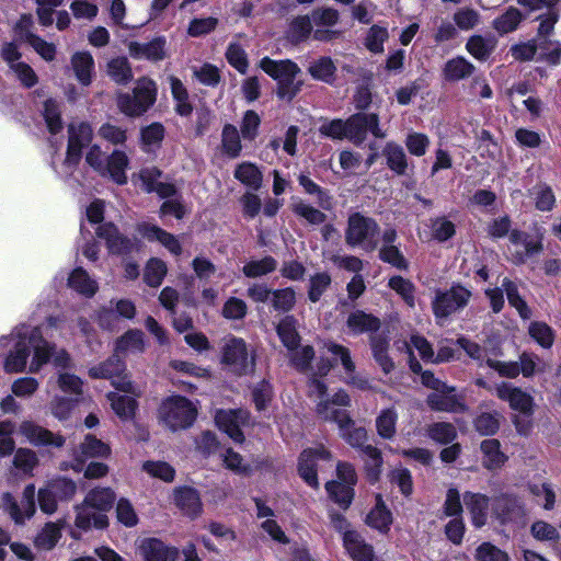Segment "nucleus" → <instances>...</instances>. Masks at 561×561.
I'll use <instances>...</instances> for the list:
<instances>
[{"label":"nucleus","instance_id":"obj_64","mask_svg":"<svg viewBox=\"0 0 561 561\" xmlns=\"http://www.w3.org/2000/svg\"><path fill=\"white\" fill-rule=\"evenodd\" d=\"M388 285L404 300V302L410 308L415 306V287L409 279H405L401 276H393L389 279Z\"/></svg>","mask_w":561,"mask_h":561},{"label":"nucleus","instance_id":"obj_35","mask_svg":"<svg viewBox=\"0 0 561 561\" xmlns=\"http://www.w3.org/2000/svg\"><path fill=\"white\" fill-rule=\"evenodd\" d=\"M510 241L516 248L522 247L523 250L516 249L512 252L516 263L524 262L528 256L538 253L541 250V243L535 240H529L528 237L520 231L513 230L510 233Z\"/></svg>","mask_w":561,"mask_h":561},{"label":"nucleus","instance_id":"obj_1","mask_svg":"<svg viewBox=\"0 0 561 561\" xmlns=\"http://www.w3.org/2000/svg\"><path fill=\"white\" fill-rule=\"evenodd\" d=\"M51 348L38 327L22 324L10 335L0 337V356H4L3 369L9 374L24 371L31 353L28 371L38 373L50 359Z\"/></svg>","mask_w":561,"mask_h":561},{"label":"nucleus","instance_id":"obj_20","mask_svg":"<svg viewBox=\"0 0 561 561\" xmlns=\"http://www.w3.org/2000/svg\"><path fill=\"white\" fill-rule=\"evenodd\" d=\"M322 348L331 354L336 362H341L345 373L351 375L347 379L348 383L359 389H366L368 387V381L366 379L354 375L355 364L352 360L348 348L333 341H323Z\"/></svg>","mask_w":561,"mask_h":561},{"label":"nucleus","instance_id":"obj_33","mask_svg":"<svg viewBox=\"0 0 561 561\" xmlns=\"http://www.w3.org/2000/svg\"><path fill=\"white\" fill-rule=\"evenodd\" d=\"M71 68L77 80L84 87L92 82L94 73V59L88 51H78L71 57Z\"/></svg>","mask_w":561,"mask_h":561},{"label":"nucleus","instance_id":"obj_51","mask_svg":"<svg viewBox=\"0 0 561 561\" xmlns=\"http://www.w3.org/2000/svg\"><path fill=\"white\" fill-rule=\"evenodd\" d=\"M221 146L222 151L230 158H237L242 149L240 135L231 124H227L222 128L221 133Z\"/></svg>","mask_w":561,"mask_h":561},{"label":"nucleus","instance_id":"obj_17","mask_svg":"<svg viewBox=\"0 0 561 561\" xmlns=\"http://www.w3.org/2000/svg\"><path fill=\"white\" fill-rule=\"evenodd\" d=\"M495 394L503 401L508 402L510 407L530 416L534 411V398L523 389L508 382H501L495 387Z\"/></svg>","mask_w":561,"mask_h":561},{"label":"nucleus","instance_id":"obj_53","mask_svg":"<svg viewBox=\"0 0 561 561\" xmlns=\"http://www.w3.org/2000/svg\"><path fill=\"white\" fill-rule=\"evenodd\" d=\"M277 262L272 256H265L261 260H251L244 264L242 272L247 277L256 278L274 272Z\"/></svg>","mask_w":561,"mask_h":561},{"label":"nucleus","instance_id":"obj_16","mask_svg":"<svg viewBox=\"0 0 561 561\" xmlns=\"http://www.w3.org/2000/svg\"><path fill=\"white\" fill-rule=\"evenodd\" d=\"M19 433L24 436L30 444L37 447L59 448L65 444V438L61 435L53 433L33 421L21 422Z\"/></svg>","mask_w":561,"mask_h":561},{"label":"nucleus","instance_id":"obj_63","mask_svg":"<svg viewBox=\"0 0 561 561\" xmlns=\"http://www.w3.org/2000/svg\"><path fill=\"white\" fill-rule=\"evenodd\" d=\"M466 48L476 59L485 60L493 51L494 44L490 39H485L480 35H474L468 39Z\"/></svg>","mask_w":561,"mask_h":561},{"label":"nucleus","instance_id":"obj_32","mask_svg":"<svg viewBox=\"0 0 561 561\" xmlns=\"http://www.w3.org/2000/svg\"><path fill=\"white\" fill-rule=\"evenodd\" d=\"M176 506L187 516L196 517L202 512V502L196 490L192 488H179L174 491Z\"/></svg>","mask_w":561,"mask_h":561},{"label":"nucleus","instance_id":"obj_31","mask_svg":"<svg viewBox=\"0 0 561 561\" xmlns=\"http://www.w3.org/2000/svg\"><path fill=\"white\" fill-rule=\"evenodd\" d=\"M412 348H415L424 360H433L434 351L431 344L420 335H412L410 343L405 341H403L401 345L398 343V350H404L410 355L411 370L413 373H420L421 365L417 360H415V358L412 357Z\"/></svg>","mask_w":561,"mask_h":561},{"label":"nucleus","instance_id":"obj_10","mask_svg":"<svg viewBox=\"0 0 561 561\" xmlns=\"http://www.w3.org/2000/svg\"><path fill=\"white\" fill-rule=\"evenodd\" d=\"M125 364L119 354L115 352L107 360L93 366L89 370L92 378L112 379V385L121 392L137 393L136 387L131 383L125 373Z\"/></svg>","mask_w":561,"mask_h":561},{"label":"nucleus","instance_id":"obj_39","mask_svg":"<svg viewBox=\"0 0 561 561\" xmlns=\"http://www.w3.org/2000/svg\"><path fill=\"white\" fill-rule=\"evenodd\" d=\"M474 71V66L465 57H455L445 64L443 73L448 81H459L468 78Z\"/></svg>","mask_w":561,"mask_h":561},{"label":"nucleus","instance_id":"obj_26","mask_svg":"<svg viewBox=\"0 0 561 561\" xmlns=\"http://www.w3.org/2000/svg\"><path fill=\"white\" fill-rule=\"evenodd\" d=\"M165 38L157 37L148 43L130 42L129 54L138 59L161 60L165 56Z\"/></svg>","mask_w":561,"mask_h":561},{"label":"nucleus","instance_id":"obj_2","mask_svg":"<svg viewBox=\"0 0 561 561\" xmlns=\"http://www.w3.org/2000/svg\"><path fill=\"white\" fill-rule=\"evenodd\" d=\"M351 399L344 390H339L332 399H324L317 403V413L325 421L337 424L341 437L352 447L362 448L366 446L367 432L364 427H356L342 407H348Z\"/></svg>","mask_w":561,"mask_h":561},{"label":"nucleus","instance_id":"obj_30","mask_svg":"<svg viewBox=\"0 0 561 561\" xmlns=\"http://www.w3.org/2000/svg\"><path fill=\"white\" fill-rule=\"evenodd\" d=\"M68 287L87 298L93 297L99 290L98 282L82 268H75L68 276Z\"/></svg>","mask_w":561,"mask_h":561},{"label":"nucleus","instance_id":"obj_62","mask_svg":"<svg viewBox=\"0 0 561 561\" xmlns=\"http://www.w3.org/2000/svg\"><path fill=\"white\" fill-rule=\"evenodd\" d=\"M528 333L543 348H550L553 345V330L545 322H531L528 328Z\"/></svg>","mask_w":561,"mask_h":561},{"label":"nucleus","instance_id":"obj_41","mask_svg":"<svg viewBox=\"0 0 561 561\" xmlns=\"http://www.w3.org/2000/svg\"><path fill=\"white\" fill-rule=\"evenodd\" d=\"M145 350L144 333L129 330L116 342L115 352L118 354H138Z\"/></svg>","mask_w":561,"mask_h":561},{"label":"nucleus","instance_id":"obj_57","mask_svg":"<svg viewBox=\"0 0 561 561\" xmlns=\"http://www.w3.org/2000/svg\"><path fill=\"white\" fill-rule=\"evenodd\" d=\"M363 454L365 455V467L367 471V477L370 481L375 482L378 480L381 468H382V457L380 450L371 445H367L363 449Z\"/></svg>","mask_w":561,"mask_h":561},{"label":"nucleus","instance_id":"obj_36","mask_svg":"<svg viewBox=\"0 0 561 561\" xmlns=\"http://www.w3.org/2000/svg\"><path fill=\"white\" fill-rule=\"evenodd\" d=\"M346 324L354 334H362L376 332L380 328V320L370 313L356 310L350 313Z\"/></svg>","mask_w":561,"mask_h":561},{"label":"nucleus","instance_id":"obj_27","mask_svg":"<svg viewBox=\"0 0 561 561\" xmlns=\"http://www.w3.org/2000/svg\"><path fill=\"white\" fill-rule=\"evenodd\" d=\"M138 230L149 241H159L172 254L179 255L181 253L182 247L179 239L165 230L148 224L140 225Z\"/></svg>","mask_w":561,"mask_h":561},{"label":"nucleus","instance_id":"obj_37","mask_svg":"<svg viewBox=\"0 0 561 561\" xmlns=\"http://www.w3.org/2000/svg\"><path fill=\"white\" fill-rule=\"evenodd\" d=\"M483 454L482 463L489 470L501 468L507 460L504 453L501 451V445L497 439H484L481 443Z\"/></svg>","mask_w":561,"mask_h":561},{"label":"nucleus","instance_id":"obj_6","mask_svg":"<svg viewBox=\"0 0 561 561\" xmlns=\"http://www.w3.org/2000/svg\"><path fill=\"white\" fill-rule=\"evenodd\" d=\"M197 410L184 397L173 396L165 399L159 409L160 421L171 431L190 427L196 419Z\"/></svg>","mask_w":561,"mask_h":561},{"label":"nucleus","instance_id":"obj_9","mask_svg":"<svg viewBox=\"0 0 561 561\" xmlns=\"http://www.w3.org/2000/svg\"><path fill=\"white\" fill-rule=\"evenodd\" d=\"M68 149L64 162V170L60 174L65 178L71 176V169L77 165L81 159V150L88 146L93 137V130L87 123L71 124L68 129Z\"/></svg>","mask_w":561,"mask_h":561},{"label":"nucleus","instance_id":"obj_18","mask_svg":"<svg viewBox=\"0 0 561 561\" xmlns=\"http://www.w3.org/2000/svg\"><path fill=\"white\" fill-rule=\"evenodd\" d=\"M248 420L249 413L244 410H219L215 415L217 426L237 443L244 439L240 427Z\"/></svg>","mask_w":561,"mask_h":561},{"label":"nucleus","instance_id":"obj_61","mask_svg":"<svg viewBox=\"0 0 561 561\" xmlns=\"http://www.w3.org/2000/svg\"><path fill=\"white\" fill-rule=\"evenodd\" d=\"M308 70L314 79L329 83L334 79L336 67L331 58L321 57L311 62Z\"/></svg>","mask_w":561,"mask_h":561},{"label":"nucleus","instance_id":"obj_58","mask_svg":"<svg viewBox=\"0 0 561 561\" xmlns=\"http://www.w3.org/2000/svg\"><path fill=\"white\" fill-rule=\"evenodd\" d=\"M43 115L47 128L51 135H56L62 130V121L60 117V106L56 100L48 99L44 103Z\"/></svg>","mask_w":561,"mask_h":561},{"label":"nucleus","instance_id":"obj_28","mask_svg":"<svg viewBox=\"0 0 561 561\" xmlns=\"http://www.w3.org/2000/svg\"><path fill=\"white\" fill-rule=\"evenodd\" d=\"M129 164L127 154L122 150H114L107 158L102 175H108L115 183L123 185L127 182L126 170Z\"/></svg>","mask_w":561,"mask_h":561},{"label":"nucleus","instance_id":"obj_3","mask_svg":"<svg viewBox=\"0 0 561 561\" xmlns=\"http://www.w3.org/2000/svg\"><path fill=\"white\" fill-rule=\"evenodd\" d=\"M288 351V357L291 365L299 371L311 376L309 383V393L312 398L321 401L327 399V386L320 381L317 377L325 376L332 368V364L329 359L323 357L317 363L316 369L311 366V362L314 358L313 347L310 345L293 347Z\"/></svg>","mask_w":561,"mask_h":561},{"label":"nucleus","instance_id":"obj_44","mask_svg":"<svg viewBox=\"0 0 561 561\" xmlns=\"http://www.w3.org/2000/svg\"><path fill=\"white\" fill-rule=\"evenodd\" d=\"M277 334L287 350L298 346L300 336L297 332V321L293 316L284 317L276 327Z\"/></svg>","mask_w":561,"mask_h":561},{"label":"nucleus","instance_id":"obj_21","mask_svg":"<svg viewBox=\"0 0 561 561\" xmlns=\"http://www.w3.org/2000/svg\"><path fill=\"white\" fill-rule=\"evenodd\" d=\"M139 553L144 561H175L178 558V549L154 538L144 539L139 545Z\"/></svg>","mask_w":561,"mask_h":561},{"label":"nucleus","instance_id":"obj_24","mask_svg":"<svg viewBox=\"0 0 561 561\" xmlns=\"http://www.w3.org/2000/svg\"><path fill=\"white\" fill-rule=\"evenodd\" d=\"M75 524L82 530L91 529L92 527L102 529L108 524L106 514L96 511L84 501L76 506V520Z\"/></svg>","mask_w":561,"mask_h":561},{"label":"nucleus","instance_id":"obj_46","mask_svg":"<svg viewBox=\"0 0 561 561\" xmlns=\"http://www.w3.org/2000/svg\"><path fill=\"white\" fill-rule=\"evenodd\" d=\"M382 154L387 160V165L397 174H403L407 170V156L403 148L394 142H387Z\"/></svg>","mask_w":561,"mask_h":561},{"label":"nucleus","instance_id":"obj_59","mask_svg":"<svg viewBox=\"0 0 561 561\" xmlns=\"http://www.w3.org/2000/svg\"><path fill=\"white\" fill-rule=\"evenodd\" d=\"M79 401L78 398L69 396H55L49 403V409L58 420H67Z\"/></svg>","mask_w":561,"mask_h":561},{"label":"nucleus","instance_id":"obj_22","mask_svg":"<svg viewBox=\"0 0 561 561\" xmlns=\"http://www.w3.org/2000/svg\"><path fill=\"white\" fill-rule=\"evenodd\" d=\"M343 546L353 561H378L374 548L357 531H345Z\"/></svg>","mask_w":561,"mask_h":561},{"label":"nucleus","instance_id":"obj_8","mask_svg":"<svg viewBox=\"0 0 561 561\" xmlns=\"http://www.w3.org/2000/svg\"><path fill=\"white\" fill-rule=\"evenodd\" d=\"M260 68L274 80L279 83L278 94L285 98L287 94L294 95L298 87H294L296 76L300 69L291 60H273L270 57H264L260 60Z\"/></svg>","mask_w":561,"mask_h":561},{"label":"nucleus","instance_id":"obj_52","mask_svg":"<svg viewBox=\"0 0 561 561\" xmlns=\"http://www.w3.org/2000/svg\"><path fill=\"white\" fill-rule=\"evenodd\" d=\"M57 386L65 394L80 400L83 393V381L76 375L68 371H59Z\"/></svg>","mask_w":561,"mask_h":561},{"label":"nucleus","instance_id":"obj_54","mask_svg":"<svg viewBox=\"0 0 561 561\" xmlns=\"http://www.w3.org/2000/svg\"><path fill=\"white\" fill-rule=\"evenodd\" d=\"M398 414L394 409L382 410L376 419V428L380 437L391 439L396 434Z\"/></svg>","mask_w":561,"mask_h":561},{"label":"nucleus","instance_id":"obj_50","mask_svg":"<svg viewBox=\"0 0 561 561\" xmlns=\"http://www.w3.org/2000/svg\"><path fill=\"white\" fill-rule=\"evenodd\" d=\"M502 287L506 294L508 304L517 310L523 319H528L531 312L525 300L519 295L517 284L507 278H504L502 282Z\"/></svg>","mask_w":561,"mask_h":561},{"label":"nucleus","instance_id":"obj_15","mask_svg":"<svg viewBox=\"0 0 561 561\" xmlns=\"http://www.w3.org/2000/svg\"><path fill=\"white\" fill-rule=\"evenodd\" d=\"M35 486L28 484L23 491L21 504H19L12 494L2 495V504L16 524H24L35 513Z\"/></svg>","mask_w":561,"mask_h":561},{"label":"nucleus","instance_id":"obj_12","mask_svg":"<svg viewBox=\"0 0 561 561\" xmlns=\"http://www.w3.org/2000/svg\"><path fill=\"white\" fill-rule=\"evenodd\" d=\"M347 139L356 146L362 145L370 133L376 138H386L387 133L379 125V116L376 113H357L346 119Z\"/></svg>","mask_w":561,"mask_h":561},{"label":"nucleus","instance_id":"obj_47","mask_svg":"<svg viewBox=\"0 0 561 561\" xmlns=\"http://www.w3.org/2000/svg\"><path fill=\"white\" fill-rule=\"evenodd\" d=\"M171 93L175 101V111L181 116H188L192 113V105L188 102V93L182 81L176 77H170Z\"/></svg>","mask_w":561,"mask_h":561},{"label":"nucleus","instance_id":"obj_5","mask_svg":"<svg viewBox=\"0 0 561 561\" xmlns=\"http://www.w3.org/2000/svg\"><path fill=\"white\" fill-rule=\"evenodd\" d=\"M345 241L351 247L374 251L379 243V226L375 219L360 213L350 215L345 230Z\"/></svg>","mask_w":561,"mask_h":561},{"label":"nucleus","instance_id":"obj_7","mask_svg":"<svg viewBox=\"0 0 561 561\" xmlns=\"http://www.w3.org/2000/svg\"><path fill=\"white\" fill-rule=\"evenodd\" d=\"M221 363L226 370L237 376H244L254 370V354L249 351L241 337L229 336L222 346Z\"/></svg>","mask_w":561,"mask_h":561},{"label":"nucleus","instance_id":"obj_19","mask_svg":"<svg viewBox=\"0 0 561 561\" xmlns=\"http://www.w3.org/2000/svg\"><path fill=\"white\" fill-rule=\"evenodd\" d=\"M427 404L432 410L442 412L459 413L467 410L463 398L456 394L455 388L449 386H447V389L433 391L428 394Z\"/></svg>","mask_w":561,"mask_h":561},{"label":"nucleus","instance_id":"obj_45","mask_svg":"<svg viewBox=\"0 0 561 561\" xmlns=\"http://www.w3.org/2000/svg\"><path fill=\"white\" fill-rule=\"evenodd\" d=\"M83 501L96 511L105 514L115 501V493L110 488H96L91 490Z\"/></svg>","mask_w":561,"mask_h":561},{"label":"nucleus","instance_id":"obj_60","mask_svg":"<svg viewBox=\"0 0 561 561\" xmlns=\"http://www.w3.org/2000/svg\"><path fill=\"white\" fill-rule=\"evenodd\" d=\"M164 137V127L160 123H152L141 129L144 150L150 152L159 148Z\"/></svg>","mask_w":561,"mask_h":561},{"label":"nucleus","instance_id":"obj_23","mask_svg":"<svg viewBox=\"0 0 561 561\" xmlns=\"http://www.w3.org/2000/svg\"><path fill=\"white\" fill-rule=\"evenodd\" d=\"M493 514L501 524H506L522 518L525 512L522 502L517 497L501 495L494 499Z\"/></svg>","mask_w":561,"mask_h":561},{"label":"nucleus","instance_id":"obj_34","mask_svg":"<svg viewBox=\"0 0 561 561\" xmlns=\"http://www.w3.org/2000/svg\"><path fill=\"white\" fill-rule=\"evenodd\" d=\"M137 393L130 392H111L108 400L114 412L123 420L131 419L137 407L136 397L140 394V390L136 388Z\"/></svg>","mask_w":561,"mask_h":561},{"label":"nucleus","instance_id":"obj_4","mask_svg":"<svg viewBox=\"0 0 561 561\" xmlns=\"http://www.w3.org/2000/svg\"><path fill=\"white\" fill-rule=\"evenodd\" d=\"M157 91L156 82L142 77L136 81L131 94L119 93L117 95V106L127 116H140L154 104Z\"/></svg>","mask_w":561,"mask_h":561},{"label":"nucleus","instance_id":"obj_13","mask_svg":"<svg viewBox=\"0 0 561 561\" xmlns=\"http://www.w3.org/2000/svg\"><path fill=\"white\" fill-rule=\"evenodd\" d=\"M1 57L8 65L10 71L24 88H33L38 82L34 69L22 60V54L14 43H5L1 48Z\"/></svg>","mask_w":561,"mask_h":561},{"label":"nucleus","instance_id":"obj_48","mask_svg":"<svg viewBox=\"0 0 561 561\" xmlns=\"http://www.w3.org/2000/svg\"><path fill=\"white\" fill-rule=\"evenodd\" d=\"M234 178L252 190L260 188L262 184V173L250 162L239 164L234 170Z\"/></svg>","mask_w":561,"mask_h":561},{"label":"nucleus","instance_id":"obj_11","mask_svg":"<svg viewBox=\"0 0 561 561\" xmlns=\"http://www.w3.org/2000/svg\"><path fill=\"white\" fill-rule=\"evenodd\" d=\"M471 291L463 286L456 285L448 290H437L432 301L436 319H446L451 313L465 308L469 302Z\"/></svg>","mask_w":561,"mask_h":561},{"label":"nucleus","instance_id":"obj_56","mask_svg":"<svg viewBox=\"0 0 561 561\" xmlns=\"http://www.w3.org/2000/svg\"><path fill=\"white\" fill-rule=\"evenodd\" d=\"M293 211L310 225H321L325 221L327 215L318 208L297 199L291 204Z\"/></svg>","mask_w":561,"mask_h":561},{"label":"nucleus","instance_id":"obj_14","mask_svg":"<svg viewBox=\"0 0 561 561\" xmlns=\"http://www.w3.org/2000/svg\"><path fill=\"white\" fill-rule=\"evenodd\" d=\"M331 460V453L322 445L316 448L305 449L299 457L298 472L308 485L318 488L317 471L319 462H330Z\"/></svg>","mask_w":561,"mask_h":561},{"label":"nucleus","instance_id":"obj_40","mask_svg":"<svg viewBox=\"0 0 561 561\" xmlns=\"http://www.w3.org/2000/svg\"><path fill=\"white\" fill-rule=\"evenodd\" d=\"M523 19L524 14L519 9L510 7L503 14L493 20L492 26L500 35H504L517 30Z\"/></svg>","mask_w":561,"mask_h":561},{"label":"nucleus","instance_id":"obj_38","mask_svg":"<svg viewBox=\"0 0 561 561\" xmlns=\"http://www.w3.org/2000/svg\"><path fill=\"white\" fill-rule=\"evenodd\" d=\"M370 347L375 362L386 375L390 374L394 369V363L388 355V340L383 336L373 335L370 337Z\"/></svg>","mask_w":561,"mask_h":561},{"label":"nucleus","instance_id":"obj_55","mask_svg":"<svg viewBox=\"0 0 561 561\" xmlns=\"http://www.w3.org/2000/svg\"><path fill=\"white\" fill-rule=\"evenodd\" d=\"M330 497L340 506L347 508L354 496L353 485L339 481H330L325 484Z\"/></svg>","mask_w":561,"mask_h":561},{"label":"nucleus","instance_id":"obj_42","mask_svg":"<svg viewBox=\"0 0 561 561\" xmlns=\"http://www.w3.org/2000/svg\"><path fill=\"white\" fill-rule=\"evenodd\" d=\"M110 453L108 445L94 436L88 435L80 446V454L76 457L78 461L83 462L88 458H106Z\"/></svg>","mask_w":561,"mask_h":561},{"label":"nucleus","instance_id":"obj_25","mask_svg":"<svg viewBox=\"0 0 561 561\" xmlns=\"http://www.w3.org/2000/svg\"><path fill=\"white\" fill-rule=\"evenodd\" d=\"M463 503L469 511L472 524L480 528L486 524L489 515L490 499L480 493L466 492Z\"/></svg>","mask_w":561,"mask_h":561},{"label":"nucleus","instance_id":"obj_49","mask_svg":"<svg viewBox=\"0 0 561 561\" xmlns=\"http://www.w3.org/2000/svg\"><path fill=\"white\" fill-rule=\"evenodd\" d=\"M107 75L118 84H126L133 79L131 67L125 57H116L107 64Z\"/></svg>","mask_w":561,"mask_h":561},{"label":"nucleus","instance_id":"obj_29","mask_svg":"<svg viewBox=\"0 0 561 561\" xmlns=\"http://www.w3.org/2000/svg\"><path fill=\"white\" fill-rule=\"evenodd\" d=\"M96 233L99 238L105 240L107 249L112 253H125L133 247V242L124 238L113 224L108 222L100 226Z\"/></svg>","mask_w":561,"mask_h":561},{"label":"nucleus","instance_id":"obj_43","mask_svg":"<svg viewBox=\"0 0 561 561\" xmlns=\"http://www.w3.org/2000/svg\"><path fill=\"white\" fill-rule=\"evenodd\" d=\"M366 523L381 533H387L389 530L392 523V516L385 506L380 495L377 496L375 507L367 515Z\"/></svg>","mask_w":561,"mask_h":561}]
</instances>
